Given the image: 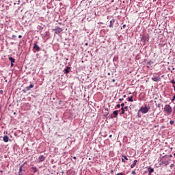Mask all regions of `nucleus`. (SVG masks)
Here are the masks:
<instances>
[{"instance_id":"f257e3e1","label":"nucleus","mask_w":175,"mask_h":175,"mask_svg":"<svg viewBox=\"0 0 175 175\" xmlns=\"http://www.w3.org/2000/svg\"><path fill=\"white\" fill-rule=\"evenodd\" d=\"M164 111L167 114V116H170L173 111V109L170 105H165L164 107Z\"/></svg>"},{"instance_id":"f03ea898","label":"nucleus","mask_w":175,"mask_h":175,"mask_svg":"<svg viewBox=\"0 0 175 175\" xmlns=\"http://www.w3.org/2000/svg\"><path fill=\"white\" fill-rule=\"evenodd\" d=\"M148 107H141V108L138 110V113H143V114H146V113H148Z\"/></svg>"},{"instance_id":"7ed1b4c3","label":"nucleus","mask_w":175,"mask_h":175,"mask_svg":"<svg viewBox=\"0 0 175 175\" xmlns=\"http://www.w3.org/2000/svg\"><path fill=\"white\" fill-rule=\"evenodd\" d=\"M148 39H149L148 35H146V36H144L142 37L141 40H142V42H148Z\"/></svg>"},{"instance_id":"20e7f679","label":"nucleus","mask_w":175,"mask_h":175,"mask_svg":"<svg viewBox=\"0 0 175 175\" xmlns=\"http://www.w3.org/2000/svg\"><path fill=\"white\" fill-rule=\"evenodd\" d=\"M33 49H34V50H36V51H40V47L36 43L33 44Z\"/></svg>"},{"instance_id":"39448f33","label":"nucleus","mask_w":175,"mask_h":175,"mask_svg":"<svg viewBox=\"0 0 175 175\" xmlns=\"http://www.w3.org/2000/svg\"><path fill=\"white\" fill-rule=\"evenodd\" d=\"M46 159V157H44V155H40L38 157V162H43V161H44Z\"/></svg>"},{"instance_id":"423d86ee","label":"nucleus","mask_w":175,"mask_h":175,"mask_svg":"<svg viewBox=\"0 0 175 175\" xmlns=\"http://www.w3.org/2000/svg\"><path fill=\"white\" fill-rule=\"evenodd\" d=\"M152 80L153 81H159L161 80V77H152Z\"/></svg>"},{"instance_id":"0eeeda50","label":"nucleus","mask_w":175,"mask_h":175,"mask_svg":"<svg viewBox=\"0 0 175 175\" xmlns=\"http://www.w3.org/2000/svg\"><path fill=\"white\" fill-rule=\"evenodd\" d=\"M120 112V111L118 110H116L113 112V117L114 118H117L118 116V113Z\"/></svg>"},{"instance_id":"6e6552de","label":"nucleus","mask_w":175,"mask_h":175,"mask_svg":"<svg viewBox=\"0 0 175 175\" xmlns=\"http://www.w3.org/2000/svg\"><path fill=\"white\" fill-rule=\"evenodd\" d=\"M114 23H116V20L112 19L111 21H110L109 28H113V24H114Z\"/></svg>"},{"instance_id":"1a4fd4ad","label":"nucleus","mask_w":175,"mask_h":175,"mask_svg":"<svg viewBox=\"0 0 175 175\" xmlns=\"http://www.w3.org/2000/svg\"><path fill=\"white\" fill-rule=\"evenodd\" d=\"M70 72V67H66V68L64 70V73L66 75H68Z\"/></svg>"},{"instance_id":"9d476101","label":"nucleus","mask_w":175,"mask_h":175,"mask_svg":"<svg viewBox=\"0 0 175 175\" xmlns=\"http://www.w3.org/2000/svg\"><path fill=\"white\" fill-rule=\"evenodd\" d=\"M3 140L5 143H8V142H9V137H8L7 135H5L3 138Z\"/></svg>"},{"instance_id":"9b49d317","label":"nucleus","mask_w":175,"mask_h":175,"mask_svg":"<svg viewBox=\"0 0 175 175\" xmlns=\"http://www.w3.org/2000/svg\"><path fill=\"white\" fill-rule=\"evenodd\" d=\"M137 163V160H134L133 163L131 165V169H133L135 166H136V164Z\"/></svg>"},{"instance_id":"f8f14e48","label":"nucleus","mask_w":175,"mask_h":175,"mask_svg":"<svg viewBox=\"0 0 175 175\" xmlns=\"http://www.w3.org/2000/svg\"><path fill=\"white\" fill-rule=\"evenodd\" d=\"M31 88H33V83L30 84L29 86L26 87L27 91H29V90H31Z\"/></svg>"},{"instance_id":"ddd939ff","label":"nucleus","mask_w":175,"mask_h":175,"mask_svg":"<svg viewBox=\"0 0 175 175\" xmlns=\"http://www.w3.org/2000/svg\"><path fill=\"white\" fill-rule=\"evenodd\" d=\"M148 172L149 174H151V173H154V169L149 167L148 169Z\"/></svg>"},{"instance_id":"4468645a","label":"nucleus","mask_w":175,"mask_h":175,"mask_svg":"<svg viewBox=\"0 0 175 175\" xmlns=\"http://www.w3.org/2000/svg\"><path fill=\"white\" fill-rule=\"evenodd\" d=\"M9 61H10L12 64H14V62H16V59L12 57H9Z\"/></svg>"},{"instance_id":"2eb2a0df","label":"nucleus","mask_w":175,"mask_h":175,"mask_svg":"<svg viewBox=\"0 0 175 175\" xmlns=\"http://www.w3.org/2000/svg\"><path fill=\"white\" fill-rule=\"evenodd\" d=\"M62 31V29H57L55 30V33H57V35L61 33V32Z\"/></svg>"},{"instance_id":"dca6fc26","label":"nucleus","mask_w":175,"mask_h":175,"mask_svg":"<svg viewBox=\"0 0 175 175\" xmlns=\"http://www.w3.org/2000/svg\"><path fill=\"white\" fill-rule=\"evenodd\" d=\"M129 102H133V96L129 97Z\"/></svg>"},{"instance_id":"f3484780","label":"nucleus","mask_w":175,"mask_h":175,"mask_svg":"<svg viewBox=\"0 0 175 175\" xmlns=\"http://www.w3.org/2000/svg\"><path fill=\"white\" fill-rule=\"evenodd\" d=\"M18 173H23V165H21L19 167V172Z\"/></svg>"},{"instance_id":"a211bd4d","label":"nucleus","mask_w":175,"mask_h":175,"mask_svg":"<svg viewBox=\"0 0 175 175\" xmlns=\"http://www.w3.org/2000/svg\"><path fill=\"white\" fill-rule=\"evenodd\" d=\"M122 158H124V160L128 161V157L125 154H122Z\"/></svg>"},{"instance_id":"6ab92c4d","label":"nucleus","mask_w":175,"mask_h":175,"mask_svg":"<svg viewBox=\"0 0 175 175\" xmlns=\"http://www.w3.org/2000/svg\"><path fill=\"white\" fill-rule=\"evenodd\" d=\"M38 29H40V31H43V27L39 25L38 26Z\"/></svg>"},{"instance_id":"aec40b11","label":"nucleus","mask_w":175,"mask_h":175,"mask_svg":"<svg viewBox=\"0 0 175 175\" xmlns=\"http://www.w3.org/2000/svg\"><path fill=\"white\" fill-rule=\"evenodd\" d=\"M121 110H122L121 114H125V109H124V107H122Z\"/></svg>"},{"instance_id":"412c9836","label":"nucleus","mask_w":175,"mask_h":175,"mask_svg":"<svg viewBox=\"0 0 175 175\" xmlns=\"http://www.w3.org/2000/svg\"><path fill=\"white\" fill-rule=\"evenodd\" d=\"M170 124L171 125H173V124H174V121L170 120Z\"/></svg>"},{"instance_id":"4be33fe9","label":"nucleus","mask_w":175,"mask_h":175,"mask_svg":"<svg viewBox=\"0 0 175 175\" xmlns=\"http://www.w3.org/2000/svg\"><path fill=\"white\" fill-rule=\"evenodd\" d=\"M116 107H117L118 109H120V107H121V105L118 104V105H116Z\"/></svg>"},{"instance_id":"5701e85b","label":"nucleus","mask_w":175,"mask_h":175,"mask_svg":"<svg viewBox=\"0 0 175 175\" xmlns=\"http://www.w3.org/2000/svg\"><path fill=\"white\" fill-rule=\"evenodd\" d=\"M33 170H34V173L36 172V170H37L36 167H33Z\"/></svg>"},{"instance_id":"b1692460","label":"nucleus","mask_w":175,"mask_h":175,"mask_svg":"<svg viewBox=\"0 0 175 175\" xmlns=\"http://www.w3.org/2000/svg\"><path fill=\"white\" fill-rule=\"evenodd\" d=\"M16 38H17V36H16V35L12 36V39H16Z\"/></svg>"},{"instance_id":"393cba45","label":"nucleus","mask_w":175,"mask_h":175,"mask_svg":"<svg viewBox=\"0 0 175 175\" xmlns=\"http://www.w3.org/2000/svg\"><path fill=\"white\" fill-rule=\"evenodd\" d=\"M120 106L122 107H124V106H125V103H122L121 105H120Z\"/></svg>"},{"instance_id":"a878e982","label":"nucleus","mask_w":175,"mask_h":175,"mask_svg":"<svg viewBox=\"0 0 175 175\" xmlns=\"http://www.w3.org/2000/svg\"><path fill=\"white\" fill-rule=\"evenodd\" d=\"M123 109H124V110H128V106H126V107H123Z\"/></svg>"},{"instance_id":"bb28decb","label":"nucleus","mask_w":175,"mask_h":175,"mask_svg":"<svg viewBox=\"0 0 175 175\" xmlns=\"http://www.w3.org/2000/svg\"><path fill=\"white\" fill-rule=\"evenodd\" d=\"M132 174H136V171H135V170L133 171V172H132Z\"/></svg>"},{"instance_id":"cd10ccee","label":"nucleus","mask_w":175,"mask_h":175,"mask_svg":"<svg viewBox=\"0 0 175 175\" xmlns=\"http://www.w3.org/2000/svg\"><path fill=\"white\" fill-rule=\"evenodd\" d=\"M18 38H19V39H21V38H23V36L21 35H19Z\"/></svg>"},{"instance_id":"c85d7f7f","label":"nucleus","mask_w":175,"mask_h":175,"mask_svg":"<svg viewBox=\"0 0 175 175\" xmlns=\"http://www.w3.org/2000/svg\"><path fill=\"white\" fill-rule=\"evenodd\" d=\"M119 100L122 102V100H124V98H119Z\"/></svg>"},{"instance_id":"c756f323","label":"nucleus","mask_w":175,"mask_h":175,"mask_svg":"<svg viewBox=\"0 0 175 175\" xmlns=\"http://www.w3.org/2000/svg\"><path fill=\"white\" fill-rule=\"evenodd\" d=\"M126 27V25H123L122 28H125Z\"/></svg>"},{"instance_id":"7c9ffc66","label":"nucleus","mask_w":175,"mask_h":175,"mask_svg":"<svg viewBox=\"0 0 175 175\" xmlns=\"http://www.w3.org/2000/svg\"><path fill=\"white\" fill-rule=\"evenodd\" d=\"M113 83H116V79H112Z\"/></svg>"},{"instance_id":"2f4dec72","label":"nucleus","mask_w":175,"mask_h":175,"mask_svg":"<svg viewBox=\"0 0 175 175\" xmlns=\"http://www.w3.org/2000/svg\"><path fill=\"white\" fill-rule=\"evenodd\" d=\"M0 94H3V90H0Z\"/></svg>"},{"instance_id":"473e14b6","label":"nucleus","mask_w":175,"mask_h":175,"mask_svg":"<svg viewBox=\"0 0 175 175\" xmlns=\"http://www.w3.org/2000/svg\"><path fill=\"white\" fill-rule=\"evenodd\" d=\"M122 162H125V159H122Z\"/></svg>"},{"instance_id":"72a5a7b5","label":"nucleus","mask_w":175,"mask_h":175,"mask_svg":"<svg viewBox=\"0 0 175 175\" xmlns=\"http://www.w3.org/2000/svg\"><path fill=\"white\" fill-rule=\"evenodd\" d=\"M174 166V164H171L170 167H173Z\"/></svg>"},{"instance_id":"f704fd0d","label":"nucleus","mask_w":175,"mask_h":175,"mask_svg":"<svg viewBox=\"0 0 175 175\" xmlns=\"http://www.w3.org/2000/svg\"><path fill=\"white\" fill-rule=\"evenodd\" d=\"M148 65H151V62H148Z\"/></svg>"},{"instance_id":"c9c22d12","label":"nucleus","mask_w":175,"mask_h":175,"mask_svg":"<svg viewBox=\"0 0 175 175\" xmlns=\"http://www.w3.org/2000/svg\"><path fill=\"white\" fill-rule=\"evenodd\" d=\"M173 110H174V111H175V105H174V107H173Z\"/></svg>"},{"instance_id":"e433bc0d","label":"nucleus","mask_w":175,"mask_h":175,"mask_svg":"<svg viewBox=\"0 0 175 175\" xmlns=\"http://www.w3.org/2000/svg\"><path fill=\"white\" fill-rule=\"evenodd\" d=\"M123 98H126V95H124V96H123Z\"/></svg>"},{"instance_id":"4c0bfd02","label":"nucleus","mask_w":175,"mask_h":175,"mask_svg":"<svg viewBox=\"0 0 175 175\" xmlns=\"http://www.w3.org/2000/svg\"><path fill=\"white\" fill-rule=\"evenodd\" d=\"M139 112H138V117H139V118H140V117H142V116H141L140 115H139Z\"/></svg>"},{"instance_id":"58836bf2","label":"nucleus","mask_w":175,"mask_h":175,"mask_svg":"<svg viewBox=\"0 0 175 175\" xmlns=\"http://www.w3.org/2000/svg\"><path fill=\"white\" fill-rule=\"evenodd\" d=\"M14 63H11V66H14V64H13Z\"/></svg>"},{"instance_id":"ea45409f","label":"nucleus","mask_w":175,"mask_h":175,"mask_svg":"<svg viewBox=\"0 0 175 175\" xmlns=\"http://www.w3.org/2000/svg\"><path fill=\"white\" fill-rule=\"evenodd\" d=\"M85 46H88V43H85Z\"/></svg>"},{"instance_id":"a19ab883","label":"nucleus","mask_w":175,"mask_h":175,"mask_svg":"<svg viewBox=\"0 0 175 175\" xmlns=\"http://www.w3.org/2000/svg\"><path fill=\"white\" fill-rule=\"evenodd\" d=\"M1 109H2V106L1 105H0V110H1Z\"/></svg>"},{"instance_id":"79ce46f5","label":"nucleus","mask_w":175,"mask_h":175,"mask_svg":"<svg viewBox=\"0 0 175 175\" xmlns=\"http://www.w3.org/2000/svg\"><path fill=\"white\" fill-rule=\"evenodd\" d=\"M73 159H76V157H73Z\"/></svg>"},{"instance_id":"37998d69","label":"nucleus","mask_w":175,"mask_h":175,"mask_svg":"<svg viewBox=\"0 0 175 175\" xmlns=\"http://www.w3.org/2000/svg\"><path fill=\"white\" fill-rule=\"evenodd\" d=\"M170 158H172V154H170Z\"/></svg>"},{"instance_id":"c03bdc74","label":"nucleus","mask_w":175,"mask_h":175,"mask_svg":"<svg viewBox=\"0 0 175 175\" xmlns=\"http://www.w3.org/2000/svg\"><path fill=\"white\" fill-rule=\"evenodd\" d=\"M158 107H160V105L159 104L158 105Z\"/></svg>"},{"instance_id":"a18cd8bd","label":"nucleus","mask_w":175,"mask_h":175,"mask_svg":"<svg viewBox=\"0 0 175 175\" xmlns=\"http://www.w3.org/2000/svg\"><path fill=\"white\" fill-rule=\"evenodd\" d=\"M111 136H112V135H109V137H111Z\"/></svg>"},{"instance_id":"49530a36","label":"nucleus","mask_w":175,"mask_h":175,"mask_svg":"<svg viewBox=\"0 0 175 175\" xmlns=\"http://www.w3.org/2000/svg\"><path fill=\"white\" fill-rule=\"evenodd\" d=\"M2 172H3L2 170H0V172H1V173H2Z\"/></svg>"},{"instance_id":"de8ad7c7","label":"nucleus","mask_w":175,"mask_h":175,"mask_svg":"<svg viewBox=\"0 0 175 175\" xmlns=\"http://www.w3.org/2000/svg\"><path fill=\"white\" fill-rule=\"evenodd\" d=\"M18 3H20V1H18Z\"/></svg>"},{"instance_id":"09e8293b","label":"nucleus","mask_w":175,"mask_h":175,"mask_svg":"<svg viewBox=\"0 0 175 175\" xmlns=\"http://www.w3.org/2000/svg\"><path fill=\"white\" fill-rule=\"evenodd\" d=\"M174 157H175V153L174 154Z\"/></svg>"}]
</instances>
